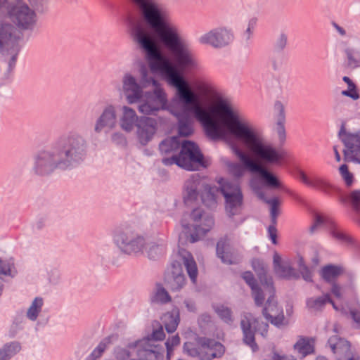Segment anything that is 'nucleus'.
<instances>
[{
    "instance_id": "1",
    "label": "nucleus",
    "mask_w": 360,
    "mask_h": 360,
    "mask_svg": "<svg viewBox=\"0 0 360 360\" xmlns=\"http://www.w3.org/2000/svg\"><path fill=\"white\" fill-rule=\"evenodd\" d=\"M141 20L131 27L133 41L144 51L153 72L160 73L169 84L176 88L183 103H172L171 112L179 120V133L188 136L193 132L191 115L201 124L206 136L213 140L229 141L227 131L219 122L198 102V96L167 58L161 53L155 37L171 52L181 68L195 65L188 44L176 25L169 21L157 0H129Z\"/></svg>"
},
{
    "instance_id": "2",
    "label": "nucleus",
    "mask_w": 360,
    "mask_h": 360,
    "mask_svg": "<svg viewBox=\"0 0 360 360\" xmlns=\"http://www.w3.org/2000/svg\"><path fill=\"white\" fill-rule=\"evenodd\" d=\"M193 86L199 95L214 102L207 111L219 119L227 131L241 141L250 152L272 165H281L285 162L287 151L266 143L250 120L228 100L222 98L214 85L208 81L198 79Z\"/></svg>"
},
{
    "instance_id": "3",
    "label": "nucleus",
    "mask_w": 360,
    "mask_h": 360,
    "mask_svg": "<svg viewBox=\"0 0 360 360\" xmlns=\"http://www.w3.org/2000/svg\"><path fill=\"white\" fill-rule=\"evenodd\" d=\"M87 154V143L78 133L60 136L49 150L38 154L34 171L39 175L51 174L56 169H70L82 162Z\"/></svg>"
},
{
    "instance_id": "4",
    "label": "nucleus",
    "mask_w": 360,
    "mask_h": 360,
    "mask_svg": "<svg viewBox=\"0 0 360 360\" xmlns=\"http://www.w3.org/2000/svg\"><path fill=\"white\" fill-rule=\"evenodd\" d=\"M220 189L216 186L204 185L202 179L198 174L193 175L185 184L184 202L188 203L197 199V190L200 184L203 186V191L201 194L202 202L209 207H214L217 203V197L219 193H221L225 198L226 211L229 216H233L239 213L242 202L243 195L240 187L236 184L225 182L224 179L219 181Z\"/></svg>"
},
{
    "instance_id": "5",
    "label": "nucleus",
    "mask_w": 360,
    "mask_h": 360,
    "mask_svg": "<svg viewBox=\"0 0 360 360\" xmlns=\"http://www.w3.org/2000/svg\"><path fill=\"white\" fill-rule=\"evenodd\" d=\"M0 17L25 30H32L37 22L36 11L23 0H0Z\"/></svg>"
},
{
    "instance_id": "6",
    "label": "nucleus",
    "mask_w": 360,
    "mask_h": 360,
    "mask_svg": "<svg viewBox=\"0 0 360 360\" xmlns=\"http://www.w3.org/2000/svg\"><path fill=\"white\" fill-rule=\"evenodd\" d=\"M182 264L186 269L187 273L191 281L195 283L198 275L196 263L192 255L184 250L179 252L178 260L173 262L168 270L165 282L168 288L172 290H178L185 283V278L183 274Z\"/></svg>"
},
{
    "instance_id": "7",
    "label": "nucleus",
    "mask_w": 360,
    "mask_h": 360,
    "mask_svg": "<svg viewBox=\"0 0 360 360\" xmlns=\"http://www.w3.org/2000/svg\"><path fill=\"white\" fill-rule=\"evenodd\" d=\"M214 225L212 217H204L200 209H195L189 215H185L182 221L183 233L190 243L198 241Z\"/></svg>"
},
{
    "instance_id": "8",
    "label": "nucleus",
    "mask_w": 360,
    "mask_h": 360,
    "mask_svg": "<svg viewBox=\"0 0 360 360\" xmlns=\"http://www.w3.org/2000/svg\"><path fill=\"white\" fill-rule=\"evenodd\" d=\"M165 165H177L187 170H196L199 166L206 167L203 162V155L198 147L193 142L185 141L178 156L162 159Z\"/></svg>"
},
{
    "instance_id": "9",
    "label": "nucleus",
    "mask_w": 360,
    "mask_h": 360,
    "mask_svg": "<svg viewBox=\"0 0 360 360\" xmlns=\"http://www.w3.org/2000/svg\"><path fill=\"white\" fill-rule=\"evenodd\" d=\"M231 148L234 155L238 158L248 170L252 173L257 174L264 184L271 188H282V184L272 173L266 169L259 163L253 160L248 153L244 152L238 146L231 143Z\"/></svg>"
},
{
    "instance_id": "10",
    "label": "nucleus",
    "mask_w": 360,
    "mask_h": 360,
    "mask_svg": "<svg viewBox=\"0 0 360 360\" xmlns=\"http://www.w3.org/2000/svg\"><path fill=\"white\" fill-rule=\"evenodd\" d=\"M19 36L16 28L9 22V20L0 17V51H10L11 58L10 68L15 66L19 52Z\"/></svg>"
},
{
    "instance_id": "11",
    "label": "nucleus",
    "mask_w": 360,
    "mask_h": 360,
    "mask_svg": "<svg viewBox=\"0 0 360 360\" xmlns=\"http://www.w3.org/2000/svg\"><path fill=\"white\" fill-rule=\"evenodd\" d=\"M252 264L254 270L259 276L260 281L259 285H258L256 283L253 274L250 271L245 272L242 277L252 290V295L255 304L260 307L263 304L264 301V297L262 295L264 292L262 284H266V282H272V279L267 276L264 264L261 260L255 259L252 261Z\"/></svg>"
},
{
    "instance_id": "12",
    "label": "nucleus",
    "mask_w": 360,
    "mask_h": 360,
    "mask_svg": "<svg viewBox=\"0 0 360 360\" xmlns=\"http://www.w3.org/2000/svg\"><path fill=\"white\" fill-rule=\"evenodd\" d=\"M264 292L262 294L264 299L267 297L266 303L263 309V315L266 320L269 321L276 327H280L287 324L285 319L283 309L279 307L275 300V289L273 282H266L262 284Z\"/></svg>"
},
{
    "instance_id": "13",
    "label": "nucleus",
    "mask_w": 360,
    "mask_h": 360,
    "mask_svg": "<svg viewBox=\"0 0 360 360\" xmlns=\"http://www.w3.org/2000/svg\"><path fill=\"white\" fill-rule=\"evenodd\" d=\"M156 81H153L155 86L153 91L143 93V97L139 101L138 110L139 112L145 115H154L157 112L164 110L167 107V98L165 91L156 85Z\"/></svg>"
},
{
    "instance_id": "14",
    "label": "nucleus",
    "mask_w": 360,
    "mask_h": 360,
    "mask_svg": "<svg viewBox=\"0 0 360 360\" xmlns=\"http://www.w3.org/2000/svg\"><path fill=\"white\" fill-rule=\"evenodd\" d=\"M113 240L118 248L128 255L142 252L146 244L142 236L129 229L117 231Z\"/></svg>"
},
{
    "instance_id": "15",
    "label": "nucleus",
    "mask_w": 360,
    "mask_h": 360,
    "mask_svg": "<svg viewBox=\"0 0 360 360\" xmlns=\"http://www.w3.org/2000/svg\"><path fill=\"white\" fill-rule=\"evenodd\" d=\"M184 349L190 356H198L201 360H212L219 358L224 354L225 348L222 344L214 340L207 339L203 340L199 349L194 348L191 342H186Z\"/></svg>"
},
{
    "instance_id": "16",
    "label": "nucleus",
    "mask_w": 360,
    "mask_h": 360,
    "mask_svg": "<svg viewBox=\"0 0 360 360\" xmlns=\"http://www.w3.org/2000/svg\"><path fill=\"white\" fill-rule=\"evenodd\" d=\"M324 226L329 231L330 235L338 243L347 245L351 242L349 236L332 219L322 214H316L314 223L310 227L311 232L316 229Z\"/></svg>"
},
{
    "instance_id": "17",
    "label": "nucleus",
    "mask_w": 360,
    "mask_h": 360,
    "mask_svg": "<svg viewBox=\"0 0 360 360\" xmlns=\"http://www.w3.org/2000/svg\"><path fill=\"white\" fill-rule=\"evenodd\" d=\"M233 39V34L230 30L224 27H218L201 35L198 41L202 44L221 48L231 44Z\"/></svg>"
},
{
    "instance_id": "18",
    "label": "nucleus",
    "mask_w": 360,
    "mask_h": 360,
    "mask_svg": "<svg viewBox=\"0 0 360 360\" xmlns=\"http://www.w3.org/2000/svg\"><path fill=\"white\" fill-rule=\"evenodd\" d=\"M328 344L337 360H360V355L352 352L349 341L333 335L329 338Z\"/></svg>"
},
{
    "instance_id": "19",
    "label": "nucleus",
    "mask_w": 360,
    "mask_h": 360,
    "mask_svg": "<svg viewBox=\"0 0 360 360\" xmlns=\"http://www.w3.org/2000/svg\"><path fill=\"white\" fill-rule=\"evenodd\" d=\"M122 91L129 104L138 103L143 97L142 87L136 79L129 73H126L122 78Z\"/></svg>"
},
{
    "instance_id": "20",
    "label": "nucleus",
    "mask_w": 360,
    "mask_h": 360,
    "mask_svg": "<svg viewBox=\"0 0 360 360\" xmlns=\"http://www.w3.org/2000/svg\"><path fill=\"white\" fill-rule=\"evenodd\" d=\"M157 129L156 120L148 117H141L136 124V136L140 143L146 145L151 141Z\"/></svg>"
},
{
    "instance_id": "21",
    "label": "nucleus",
    "mask_w": 360,
    "mask_h": 360,
    "mask_svg": "<svg viewBox=\"0 0 360 360\" xmlns=\"http://www.w3.org/2000/svg\"><path fill=\"white\" fill-rule=\"evenodd\" d=\"M117 125L116 110L113 105H109L104 108L101 115L96 121L94 131L100 133L103 130L110 131Z\"/></svg>"
},
{
    "instance_id": "22",
    "label": "nucleus",
    "mask_w": 360,
    "mask_h": 360,
    "mask_svg": "<svg viewBox=\"0 0 360 360\" xmlns=\"http://www.w3.org/2000/svg\"><path fill=\"white\" fill-rule=\"evenodd\" d=\"M217 255L223 263L232 264L238 261V256L228 236L221 238L217 244Z\"/></svg>"
},
{
    "instance_id": "23",
    "label": "nucleus",
    "mask_w": 360,
    "mask_h": 360,
    "mask_svg": "<svg viewBox=\"0 0 360 360\" xmlns=\"http://www.w3.org/2000/svg\"><path fill=\"white\" fill-rule=\"evenodd\" d=\"M297 178L307 186L326 193H329L333 189V186L330 182L326 179L319 176H308L303 171L300 170L297 172Z\"/></svg>"
},
{
    "instance_id": "24",
    "label": "nucleus",
    "mask_w": 360,
    "mask_h": 360,
    "mask_svg": "<svg viewBox=\"0 0 360 360\" xmlns=\"http://www.w3.org/2000/svg\"><path fill=\"white\" fill-rule=\"evenodd\" d=\"M330 292L335 298L347 306L357 301L356 292L353 285L340 286L337 283H333Z\"/></svg>"
},
{
    "instance_id": "25",
    "label": "nucleus",
    "mask_w": 360,
    "mask_h": 360,
    "mask_svg": "<svg viewBox=\"0 0 360 360\" xmlns=\"http://www.w3.org/2000/svg\"><path fill=\"white\" fill-rule=\"evenodd\" d=\"M140 117H138L136 111L129 106L122 108V115L120 118V126L126 132H131Z\"/></svg>"
},
{
    "instance_id": "26",
    "label": "nucleus",
    "mask_w": 360,
    "mask_h": 360,
    "mask_svg": "<svg viewBox=\"0 0 360 360\" xmlns=\"http://www.w3.org/2000/svg\"><path fill=\"white\" fill-rule=\"evenodd\" d=\"M327 303L331 304L333 309L336 311L339 310V307L328 293L324 294L321 297L309 298L307 300V307L310 311L316 312L321 311Z\"/></svg>"
},
{
    "instance_id": "27",
    "label": "nucleus",
    "mask_w": 360,
    "mask_h": 360,
    "mask_svg": "<svg viewBox=\"0 0 360 360\" xmlns=\"http://www.w3.org/2000/svg\"><path fill=\"white\" fill-rule=\"evenodd\" d=\"M251 314L245 316L244 319L241 320V328L243 332L244 342L249 345L253 352L257 350L258 347L255 342L254 333L252 330V323L250 321Z\"/></svg>"
},
{
    "instance_id": "28",
    "label": "nucleus",
    "mask_w": 360,
    "mask_h": 360,
    "mask_svg": "<svg viewBox=\"0 0 360 360\" xmlns=\"http://www.w3.org/2000/svg\"><path fill=\"white\" fill-rule=\"evenodd\" d=\"M162 321L167 333L174 332L179 323V310L173 309L172 312L165 314L162 317Z\"/></svg>"
},
{
    "instance_id": "29",
    "label": "nucleus",
    "mask_w": 360,
    "mask_h": 360,
    "mask_svg": "<svg viewBox=\"0 0 360 360\" xmlns=\"http://www.w3.org/2000/svg\"><path fill=\"white\" fill-rule=\"evenodd\" d=\"M314 341L313 338L300 337L294 345V349L302 357L314 352Z\"/></svg>"
},
{
    "instance_id": "30",
    "label": "nucleus",
    "mask_w": 360,
    "mask_h": 360,
    "mask_svg": "<svg viewBox=\"0 0 360 360\" xmlns=\"http://www.w3.org/2000/svg\"><path fill=\"white\" fill-rule=\"evenodd\" d=\"M342 80L347 84V89L340 92L342 96L349 98L356 101L360 98V91L356 84L347 76H344Z\"/></svg>"
},
{
    "instance_id": "31",
    "label": "nucleus",
    "mask_w": 360,
    "mask_h": 360,
    "mask_svg": "<svg viewBox=\"0 0 360 360\" xmlns=\"http://www.w3.org/2000/svg\"><path fill=\"white\" fill-rule=\"evenodd\" d=\"M257 195L269 205L271 221L273 224H276V219L279 214V206L281 204V200L277 197L268 200L265 198L262 193L260 192L257 193Z\"/></svg>"
},
{
    "instance_id": "32",
    "label": "nucleus",
    "mask_w": 360,
    "mask_h": 360,
    "mask_svg": "<svg viewBox=\"0 0 360 360\" xmlns=\"http://www.w3.org/2000/svg\"><path fill=\"white\" fill-rule=\"evenodd\" d=\"M343 273V269L340 266L327 265L321 270V277L327 282L335 280Z\"/></svg>"
},
{
    "instance_id": "33",
    "label": "nucleus",
    "mask_w": 360,
    "mask_h": 360,
    "mask_svg": "<svg viewBox=\"0 0 360 360\" xmlns=\"http://www.w3.org/2000/svg\"><path fill=\"white\" fill-rule=\"evenodd\" d=\"M257 21V18L255 16H252L248 18L245 24V30L241 33V39L243 41L248 43L253 38Z\"/></svg>"
},
{
    "instance_id": "34",
    "label": "nucleus",
    "mask_w": 360,
    "mask_h": 360,
    "mask_svg": "<svg viewBox=\"0 0 360 360\" xmlns=\"http://www.w3.org/2000/svg\"><path fill=\"white\" fill-rule=\"evenodd\" d=\"M347 56V64L350 68H356L360 67V41H359L356 51L348 48L345 51Z\"/></svg>"
},
{
    "instance_id": "35",
    "label": "nucleus",
    "mask_w": 360,
    "mask_h": 360,
    "mask_svg": "<svg viewBox=\"0 0 360 360\" xmlns=\"http://www.w3.org/2000/svg\"><path fill=\"white\" fill-rule=\"evenodd\" d=\"M44 305L43 299L41 297H36L32 302L31 305L27 309V317L31 321L37 320L39 314Z\"/></svg>"
},
{
    "instance_id": "36",
    "label": "nucleus",
    "mask_w": 360,
    "mask_h": 360,
    "mask_svg": "<svg viewBox=\"0 0 360 360\" xmlns=\"http://www.w3.org/2000/svg\"><path fill=\"white\" fill-rule=\"evenodd\" d=\"M275 108L279 112V117L277 123V133L281 140L285 139V131L284 127L285 115L284 108L281 103L277 102L275 104Z\"/></svg>"
},
{
    "instance_id": "37",
    "label": "nucleus",
    "mask_w": 360,
    "mask_h": 360,
    "mask_svg": "<svg viewBox=\"0 0 360 360\" xmlns=\"http://www.w3.org/2000/svg\"><path fill=\"white\" fill-rule=\"evenodd\" d=\"M117 340V336L112 335L104 338L98 345L93 350L91 356L94 359L99 358L108 346Z\"/></svg>"
},
{
    "instance_id": "38",
    "label": "nucleus",
    "mask_w": 360,
    "mask_h": 360,
    "mask_svg": "<svg viewBox=\"0 0 360 360\" xmlns=\"http://www.w3.org/2000/svg\"><path fill=\"white\" fill-rule=\"evenodd\" d=\"M16 274L13 259H0V276L13 277Z\"/></svg>"
},
{
    "instance_id": "39",
    "label": "nucleus",
    "mask_w": 360,
    "mask_h": 360,
    "mask_svg": "<svg viewBox=\"0 0 360 360\" xmlns=\"http://www.w3.org/2000/svg\"><path fill=\"white\" fill-rule=\"evenodd\" d=\"M20 350L19 344L13 342L0 349V360H8Z\"/></svg>"
},
{
    "instance_id": "40",
    "label": "nucleus",
    "mask_w": 360,
    "mask_h": 360,
    "mask_svg": "<svg viewBox=\"0 0 360 360\" xmlns=\"http://www.w3.org/2000/svg\"><path fill=\"white\" fill-rule=\"evenodd\" d=\"M276 274L283 278H293L297 277V274L295 269L291 266L289 262H284L283 265L275 270Z\"/></svg>"
},
{
    "instance_id": "41",
    "label": "nucleus",
    "mask_w": 360,
    "mask_h": 360,
    "mask_svg": "<svg viewBox=\"0 0 360 360\" xmlns=\"http://www.w3.org/2000/svg\"><path fill=\"white\" fill-rule=\"evenodd\" d=\"M179 141L178 138L173 136L162 141L160 144V150L162 153H167L175 150L179 148Z\"/></svg>"
},
{
    "instance_id": "42",
    "label": "nucleus",
    "mask_w": 360,
    "mask_h": 360,
    "mask_svg": "<svg viewBox=\"0 0 360 360\" xmlns=\"http://www.w3.org/2000/svg\"><path fill=\"white\" fill-rule=\"evenodd\" d=\"M170 300L171 297L167 291L161 285L158 284L152 301L156 303L165 304L170 302Z\"/></svg>"
},
{
    "instance_id": "43",
    "label": "nucleus",
    "mask_w": 360,
    "mask_h": 360,
    "mask_svg": "<svg viewBox=\"0 0 360 360\" xmlns=\"http://www.w3.org/2000/svg\"><path fill=\"white\" fill-rule=\"evenodd\" d=\"M165 335L163 328H162V327H160L158 329L155 330L153 332L151 338H145V339L150 340V343L156 347V348L152 347V349L158 351L162 354V357L160 360H162V359H163V350L161 347H158V345L155 344V341L162 340L165 338Z\"/></svg>"
},
{
    "instance_id": "44",
    "label": "nucleus",
    "mask_w": 360,
    "mask_h": 360,
    "mask_svg": "<svg viewBox=\"0 0 360 360\" xmlns=\"http://www.w3.org/2000/svg\"><path fill=\"white\" fill-rule=\"evenodd\" d=\"M180 344V338L178 335H175L171 338H169L165 342L167 348V357L169 359L172 355L174 347L179 346Z\"/></svg>"
},
{
    "instance_id": "45",
    "label": "nucleus",
    "mask_w": 360,
    "mask_h": 360,
    "mask_svg": "<svg viewBox=\"0 0 360 360\" xmlns=\"http://www.w3.org/2000/svg\"><path fill=\"white\" fill-rule=\"evenodd\" d=\"M339 172H340L342 179L344 180L345 184L347 186H351L353 183L354 176H353L352 173H351L349 171L347 165H345V164L342 165L339 167Z\"/></svg>"
},
{
    "instance_id": "46",
    "label": "nucleus",
    "mask_w": 360,
    "mask_h": 360,
    "mask_svg": "<svg viewBox=\"0 0 360 360\" xmlns=\"http://www.w3.org/2000/svg\"><path fill=\"white\" fill-rule=\"evenodd\" d=\"M348 200L353 210L360 212V189L353 191L349 194Z\"/></svg>"
},
{
    "instance_id": "47",
    "label": "nucleus",
    "mask_w": 360,
    "mask_h": 360,
    "mask_svg": "<svg viewBox=\"0 0 360 360\" xmlns=\"http://www.w3.org/2000/svg\"><path fill=\"white\" fill-rule=\"evenodd\" d=\"M215 311L217 313L219 316L225 322L229 323L232 321L231 310L221 305L215 308Z\"/></svg>"
},
{
    "instance_id": "48",
    "label": "nucleus",
    "mask_w": 360,
    "mask_h": 360,
    "mask_svg": "<svg viewBox=\"0 0 360 360\" xmlns=\"http://www.w3.org/2000/svg\"><path fill=\"white\" fill-rule=\"evenodd\" d=\"M354 304V307H349V312L355 326L360 328V305L358 303V300Z\"/></svg>"
},
{
    "instance_id": "49",
    "label": "nucleus",
    "mask_w": 360,
    "mask_h": 360,
    "mask_svg": "<svg viewBox=\"0 0 360 360\" xmlns=\"http://www.w3.org/2000/svg\"><path fill=\"white\" fill-rule=\"evenodd\" d=\"M241 164L242 165L238 163H231L229 165V171L235 176L240 177L243 175L245 169L248 170L242 162Z\"/></svg>"
},
{
    "instance_id": "50",
    "label": "nucleus",
    "mask_w": 360,
    "mask_h": 360,
    "mask_svg": "<svg viewBox=\"0 0 360 360\" xmlns=\"http://www.w3.org/2000/svg\"><path fill=\"white\" fill-rule=\"evenodd\" d=\"M251 323L255 330L258 332L262 336L264 337L266 335L269 327L266 323H259L257 320H254Z\"/></svg>"
},
{
    "instance_id": "51",
    "label": "nucleus",
    "mask_w": 360,
    "mask_h": 360,
    "mask_svg": "<svg viewBox=\"0 0 360 360\" xmlns=\"http://www.w3.org/2000/svg\"><path fill=\"white\" fill-rule=\"evenodd\" d=\"M298 262L300 265V270L302 274L304 279L307 281H311L312 277L311 273L304 265L303 259L302 257L300 258Z\"/></svg>"
},
{
    "instance_id": "52",
    "label": "nucleus",
    "mask_w": 360,
    "mask_h": 360,
    "mask_svg": "<svg viewBox=\"0 0 360 360\" xmlns=\"http://www.w3.org/2000/svg\"><path fill=\"white\" fill-rule=\"evenodd\" d=\"M288 37L285 34H281L275 42V48L278 50H283L286 46Z\"/></svg>"
},
{
    "instance_id": "53",
    "label": "nucleus",
    "mask_w": 360,
    "mask_h": 360,
    "mask_svg": "<svg viewBox=\"0 0 360 360\" xmlns=\"http://www.w3.org/2000/svg\"><path fill=\"white\" fill-rule=\"evenodd\" d=\"M276 225L272 223V225L269 226L268 228V233L270 239L271 240L274 244H276V237H277V229L276 228Z\"/></svg>"
},
{
    "instance_id": "54",
    "label": "nucleus",
    "mask_w": 360,
    "mask_h": 360,
    "mask_svg": "<svg viewBox=\"0 0 360 360\" xmlns=\"http://www.w3.org/2000/svg\"><path fill=\"white\" fill-rule=\"evenodd\" d=\"M162 252V248L159 246H152L150 248L148 255L150 259H155V256L161 254Z\"/></svg>"
},
{
    "instance_id": "55",
    "label": "nucleus",
    "mask_w": 360,
    "mask_h": 360,
    "mask_svg": "<svg viewBox=\"0 0 360 360\" xmlns=\"http://www.w3.org/2000/svg\"><path fill=\"white\" fill-rule=\"evenodd\" d=\"M112 141L116 144H122L125 143V138L122 134L116 132L112 135Z\"/></svg>"
},
{
    "instance_id": "56",
    "label": "nucleus",
    "mask_w": 360,
    "mask_h": 360,
    "mask_svg": "<svg viewBox=\"0 0 360 360\" xmlns=\"http://www.w3.org/2000/svg\"><path fill=\"white\" fill-rule=\"evenodd\" d=\"M265 360H296V359L293 356H281L274 353L269 359Z\"/></svg>"
},
{
    "instance_id": "57",
    "label": "nucleus",
    "mask_w": 360,
    "mask_h": 360,
    "mask_svg": "<svg viewBox=\"0 0 360 360\" xmlns=\"http://www.w3.org/2000/svg\"><path fill=\"white\" fill-rule=\"evenodd\" d=\"M284 262H282V259L281 256L275 252L274 255V270H276L279 267H281Z\"/></svg>"
},
{
    "instance_id": "58",
    "label": "nucleus",
    "mask_w": 360,
    "mask_h": 360,
    "mask_svg": "<svg viewBox=\"0 0 360 360\" xmlns=\"http://www.w3.org/2000/svg\"><path fill=\"white\" fill-rule=\"evenodd\" d=\"M333 27H335V29L336 30V31L341 35V36H345L346 35V31L344 28H342V27L339 26L338 24L336 23H333Z\"/></svg>"
},
{
    "instance_id": "59",
    "label": "nucleus",
    "mask_w": 360,
    "mask_h": 360,
    "mask_svg": "<svg viewBox=\"0 0 360 360\" xmlns=\"http://www.w3.org/2000/svg\"><path fill=\"white\" fill-rule=\"evenodd\" d=\"M333 151H334V153H335V160L337 162H340L341 160V156H340V154L338 151V146H333Z\"/></svg>"
},
{
    "instance_id": "60",
    "label": "nucleus",
    "mask_w": 360,
    "mask_h": 360,
    "mask_svg": "<svg viewBox=\"0 0 360 360\" xmlns=\"http://www.w3.org/2000/svg\"><path fill=\"white\" fill-rule=\"evenodd\" d=\"M185 304H186V306L187 309L189 311H193L195 309V305H194V304L193 302L186 301L185 302Z\"/></svg>"
},
{
    "instance_id": "61",
    "label": "nucleus",
    "mask_w": 360,
    "mask_h": 360,
    "mask_svg": "<svg viewBox=\"0 0 360 360\" xmlns=\"http://www.w3.org/2000/svg\"><path fill=\"white\" fill-rule=\"evenodd\" d=\"M333 330H334V332L338 333L340 331V328L338 326H335Z\"/></svg>"
},
{
    "instance_id": "62",
    "label": "nucleus",
    "mask_w": 360,
    "mask_h": 360,
    "mask_svg": "<svg viewBox=\"0 0 360 360\" xmlns=\"http://www.w3.org/2000/svg\"><path fill=\"white\" fill-rule=\"evenodd\" d=\"M316 360H328V359L324 356H319L316 358Z\"/></svg>"
}]
</instances>
